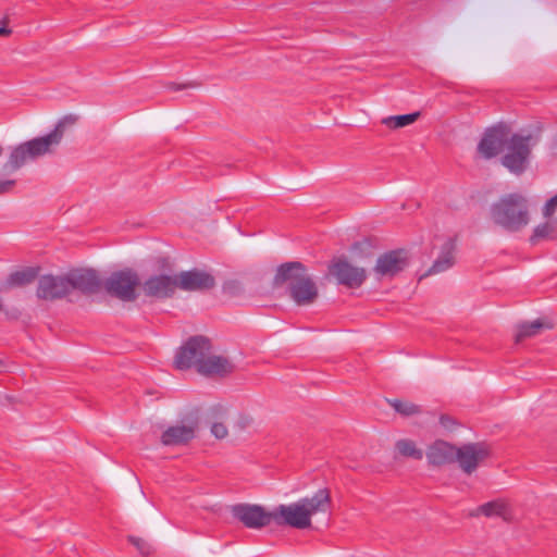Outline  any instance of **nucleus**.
<instances>
[{
	"mask_svg": "<svg viewBox=\"0 0 557 557\" xmlns=\"http://www.w3.org/2000/svg\"><path fill=\"white\" fill-rule=\"evenodd\" d=\"M483 515L485 517H500L504 520L509 519V510L508 506L505 502L500 499H495L488 503H485L478 507L476 512L474 515Z\"/></svg>",
	"mask_w": 557,
	"mask_h": 557,
	"instance_id": "obj_22",
	"label": "nucleus"
},
{
	"mask_svg": "<svg viewBox=\"0 0 557 557\" xmlns=\"http://www.w3.org/2000/svg\"><path fill=\"white\" fill-rule=\"evenodd\" d=\"M273 283L275 286L287 283L288 295L298 306L311 305L319 296L315 282L299 261L282 263L276 270Z\"/></svg>",
	"mask_w": 557,
	"mask_h": 557,
	"instance_id": "obj_3",
	"label": "nucleus"
},
{
	"mask_svg": "<svg viewBox=\"0 0 557 557\" xmlns=\"http://www.w3.org/2000/svg\"><path fill=\"white\" fill-rule=\"evenodd\" d=\"M487 456L488 450L482 443L466 444L456 450V461L467 474L474 472Z\"/></svg>",
	"mask_w": 557,
	"mask_h": 557,
	"instance_id": "obj_15",
	"label": "nucleus"
},
{
	"mask_svg": "<svg viewBox=\"0 0 557 557\" xmlns=\"http://www.w3.org/2000/svg\"><path fill=\"white\" fill-rule=\"evenodd\" d=\"M552 232L553 227L548 223L537 225L531 236V242L535 244L539 239L548 238Z\"/></svg>",
	"mask_w": 557,
	"mask_h": 557,
	"instance_id": "obj_29",
	"label": "nucleus"
},
{
	"mask_svg": "<svg viewBox=\"0 0 557 557\" xmlns=\"http://www.w3.org/2000/svg\"><path fill=\"white\" fill-rule=\"evenodd\" d=\"M493 222L508 232H518L529 223L527 199L520 194H508L490 209Z\"/></svg>",
	"mask_w": 557,
	"mask_h": 557,
	"instance_id": "obj_4",
	"label": "nucleus"
},
{
	"mask_svg": "<svg viewBox=\"0 0 557 557\" xmlns=\"http://www.w3.org/2000/svg\"><path fill=\"white\" fill-rule=\"evenodd\" d=\"M540 141V136L532 133H515L509 136L502 157V164L512 174H523L530 163L531 150Z\"/></svg>",
	"mask_w": 557,
	"mask_h": 557,
	"instance_id": "obj_5",
	"label": "nucleus"
},
{
	"mask_svg": "<svg viewBox=\"0 0 557 557\" xmlns=\"http://www.w3.org/2000/svg\"><path fill=\"white\" fill-rule=\"evenodd\" d=\"M557 208V194L552 197L544 206V215L545 216H550L554 214L555 210Z\"/></svg>",
	"mask_w": 557,
	"mask_h": 557,
	"instance_id": "obj_31",
	"label": "nucleus"
},
{
	"mask_svg": "<svg viewBox=\"0 0 557 557\" xmlns=\"http://www.w3.org/2000/svg\"><path fill=\"white\" fill-rule=\"evenodd\" d=\"M196 423L169 426L161 435L164 446H181L188 444L196 435Z\"/></svg>",
	"mask_w": 557,
	"mask_h": 557,
	"instance_id": "obj_17",
	"label": "nucleus"
},
{
	"mask_svg": "<svg viewBox=\"0 0 557 557\" xmlns=\"http://www.w3.org/2000/svg\"><path fill=\"white\" fill-rule=\"evenodd\" d=\"M79 120L77 114H66L61 117L54 128L39 137L11 147L7 162L2 165L1 173L11 175L23 168L27 161H36L48 154H53L60 146L64 135Z\"/></svg>",
	"mask_w": 557,
	"mask_h": 557,
	"instance_id": "obj_1",
	"label": "nucleus"
},
{
	"mask_svg": "<svg viewBox=\"0 0 557 557\" xmlns=\"http://www.w3.org/2000/svg\"><path fill=\"white\" fill-rule=\"evenodd\" d=\"M230 510L233 518L248 529L260 530L274 522L273 510L269 511L261 505L239 503L231 506Z\"/></svg>",
	"mask_w": 557,
	"mask_h": 557,
	"instance_id": "obj_8",
	"label": "nucleus"
},
{
	"mask_svg": "<svg viewBox=\"0 0 557 557\" xmlns=\"http://www.w3.org/2000/svg\"><path fill=\"white\" fill-rule=\"evenodd\" d=\"M176 284L177 288L185 292H206L215 286V278L206 271L193 269L177 274Z\"/></svg>",
	"mask_w": 557,
	"mask_h": 557,
	"instance_id": "obj_13",
	"label": "nucleus"
},
{
	"mask_svg": "<svg viewBox=\"0 0 557 557\" xmlns=\"http://www.w3.org/2000/svg\"><path fill=\"white\" fill-rule=\"evenodd\" d=\"M552 324L547 321L537 319L532 322H523L518 326V333L516 334V342H521L527 337L534 336L540 333L541 330L552 329Z\"/></svg>",
	"mask_w": 557,
	"mask_h": 557,
	"instance_id": "obj_23",
	"label": "nucleus"
},
{
	"mask_svg": "<svg viewBox=\"0 0 557 557\" xmlns=\"http://www.w3.org/2000/svg\"><path fill=\"white\" fill-rule=\"evenodd\" d=\"M329 273L337 284L348 288H359L367 280V271L356 267L345 258H336L329 265Z\"/></svg>",
	"mask_w": 557,
	"mask_h": 557,
	"instance_id": "obj_9",
	"label": "nucleus"
},
{
	"mask_svg": "<svg viewBox=\"0 0 557 557\" xmlns=\"http://www.w3.org/2000/svg\"><path fill=\"white\" fill-rule=\"evenodd\" d=\"M20 315V312L17 310H14V312L10 315L13 319H17Z\"/></svg>",
	"mask_w": 557,
	"mask_h": 557,
	"instance_id": "obj_37",
	"label": "nucleus"
},
{
	"mask_svg": "<svg viewBox=\"0 0 557 557\" xmlns=\"http://www.w3.org/2000/svg\"><path fill=\"white\" fill-rule=\"evenodd\" d=\"M12 30L8 28L7 26H0V36H9L11 35Z\"/></svg>",
	"mask_w": 557,
	"mask_h": 557,
	"instance_id": "obj_35",
	"label": "nucleus"
},
{
	"mask_svg": "<svg viewBox=\"0 0 557 557\" xmlns=\"http://www.w3.org/2000/svg\"><path fill=\"white\" fill-rule=\"evenodd\" d=\"M396 448L400 455L405 457H411L416 460L423 458V451L416 447V444L411 440H399L396 442Z\"/></svg>",
	"mask_w": 557,
	"mask_h": 557,
	"instance_id": "obj_26",
	"label": "nucleus"
},
{
	"mask_svg": "<svg viewBox=\"0 0 557 557\" xmlns=\"http://www.w3.org/2000/svg\"><path fill=\"white\" fill-rule=\"evenodd\" d=\"M67 275L45 274L39 276L36 296L46 301L62 299L70 294Z\"/></svg>",
	"mask_w": 557,
	"mask_h": 557,
	"instance_id": "obj_12",
	"label": "nucleus"
},
{
	"mask_svg": "<svg viewBox=\"0 0 557 557\" xmlns=\"http://www.w3.org/2000/svg\"><path fill=\"white\" fill-rule=\"evenodd\" d=\"M15 184V180H0V195L10 193Z\"/></svg>",
	"mask_w": 557,
	"mask_h": 557,
	"instance_id": "obj_33",
	"label": "nucleus"
},
{
	"mask_svg": "<svg viewBox=\"0 0 557 557\" xmlns=\"http://www.w3.org/2000/svg\"><path fill=\"white\" fill-rule=\"evenodd\" d=\"M550 151L554 156H557V135L553 139V143L550 145Z\"/></svg>",
	"mask_w": 557,
	"mask_h": 557,
	"instance_id": "obj_36",
	"label": "nucleus"
},
{
	"mask_svg": "<svg viewBox=\"0 0 557 557\" xmlns=\"http://www.w3.org/2000/svg\"><path fill=\"white\" fill-rule=\"evenodd\" d=\"M389 406L399 414L410 417L421 412L420 406L401 399H388Z\"/></svg>",
	"mask_w": 557,
	"mask_h": 557,
	"instance_id": "obj_25",
	"label": "nucleus"
},
{
	"mask_svg": "<svg viewBox=\"0 0 557 557\" xmlns=\"http://www.w3.org/2000/svg\"><path fill=\"white\" fill-rule=\"evenodd\" d=\"M456 242L449 237L442 245L440 256L435 259L424 276L438 274L447 271L455 264Z\"/></svg>",
	"mask_w": 557,
	"mask_h": 557,
	"instance_id": "obj_20",
	"label": "nucleus"
},
{
	"mask_svg": "<svg viewBox=\"0 0 557 557\" xmlns=\"http://www.w3.org/2000/svg\"><path fill=\"white\" fill-rule=\"evenodd\" d=\"M222 289L224 294L232 297L239 296L245 290L243 284L238 280H228L224 282Z\"/></svg>",
	"mask_w": 557,
	"mask_h": 557,
	"instance_id": "obj_27",
	"label": "nucleus"
},
{
	"mask_svg": "<svg viewBox=\"0 0 557 557\" xmlns=\"http://www.w3.org/2000/svg\"><path fill=\"white\" fill-rule=\"evenodd\" d=\"M128 541L137 548V550L143 556H149L152 553V546L146 540L134 535H129Z\"/></svg>",
	"mask_w": 557,
	"mask_h": 557,
	"instance_id": "obj_28",
	"label": "nucleus"
},
{
	"mask_svg": "<svg viewBox=\"0 0 557 557\" xmlns=\"http://www.w3.org/2000/svg\"><path fill=\"white\" fill-rule=\"evenodd\" d=\"M177 288L176 275H153L145 281L143 289L148 297L169 298Z\"/></svg>",
	"mask_w": 557,
	"mask_h": 557,
	"instance_id": "obj_16",
	"label": "nucleus"
},
{
	"mask_svg": "<svg viewBox=\"0 0 557 557\" xmlns=\"http://www.w3.org/2000/svg\"><path fill=\"white\" fill-rule=\"evenodd\" d=\"M200 84L197 83V82H188V83H185V84L170 83L168 85V87H169V89H171L173 91H178V90H183V89H187V88H196Z\"/></svg>",
	"mask_w": 557,
	"mask_h": 557,
	"instance_id": "obj_32",
	"label": "nucleus"
},
{
	"mask_svg": "<svg viewBox=\"0 0 557 557\" xmlns=\"http://www.w3.org/2000/svg\"><path fill=\"white\" fill-rule=\"evenodd\" d=\"M138 285L139 276L132 269L112 272L103 282V287L108 295L126 302L137 299L136 287Z\"/></svg>",
	"mask_w": 557,
	"mask_h": 557,
	"instance_id": "obj_7",
	"label": "nucleus"
},
{
	"mask_svg": "<svg viewBox=\"0 0 557 557\" xmlns=\"http://www.w3.org/2000/svg\"><path fill=\"white\" fill-rule=\"evenodd\" d=\"M509 138V131L506 125L498 124L488 127L478 144V152L486 160L498 156Z\"/></svg>",
	"mask_w": 557,
	"mask_h": 557,
	"instance_id": "obj_10",
	"label": "nucleus"
},
{
	"mask_svg": "<svg viewBox=\"0 0 557 557\" xmlns=\"http://www.w3.org/2000/svg\"><path fill=\"white\" fill-rule=\"evenodd\" d=\"M69 280V289L79 290L85 295L96 294L102 283L96 270L92 269H76L66 273Z\"/></svg>",
	"mask_w": 557,
	"mask_h": 557,
	"instance_id": "obj_14",
	"label": "nucleus"
},
{
	"mask_svg": "<svg viewBox=\"0 0 557 557\" xmlns=\"http://www.w3.org/2000/svg\"><path fill=\"white\" fill-rule=\"evenodd\" d=\"M419 116V112H413L408 114L387 116L383 119L382 122L391 128H401L416 122Z\"/></svg>",
	"mask_w": 557,
	"mask_h": 557,
	"instance_id": "obj_24",
	"label": "nucleus"
},
{
	"mask_svg": "<svg viewBox=\"0 0 557 557\" xmlns=\"http://www.w3.org/2000/svg\"><path fill=\"white\" fill-rule=\"evenodd\" d=\"M211 349V342L208 337L202 335L190 336L176 351L175 368L178 370L195 368L198 371Z\"/></svg>",
	"mask_w": 557,
	"mask_h": 557,
	"instance_id": "obj_6",
	"label": "nucleus"
},
{
	"mask_svg": "<svg viewBox=\"0 0 557 557\" xmlns=\"http://www.w3.org/2000/svg\"><path fill=\"white\" fill-rule=\"evenodd\" d=\"M409 265V256L405 249L389 250L381 255L373 272L377 277H394Z\"/></svg>",
	"mask_w": 557,
	"mask_h": 557,
	"instance_id": "obj_11",
	"label": "nucleus"
},
{
	"mask_svg": "<svg viewBox=\"0 0 557 557\" xmlns=\"http://www.w3.org/2000/svg\"><path fill=\"white\" fill-rule=\"evenodd\" d=\"M3 152H4V148L0 145V158L2 157Z\"/></svg>",
	"mask_w": 557,
	"mask_h": 557,
	"instance_id": "obj_38",
	"label": "nucleus"
},
{
	"mask_svg": "<svg viewBox=\"0 0 557 557\" xmlns=\"http://www.w3.org/2000/svg\"><path fill=\"white\" fill-rule=\"evenodd\" d=\"M457 448L445 441H436L426 450V459L432 466H443L456 461Z\"/></svg>",
	"mask_w": 557,
	"mask_h": 557,
	"instance_id": "obj_19",
	"label": "nucleus"
},
{
	"mask_svg": "<svg viewBox=\"0 0 557 557\" xmlns=\"http://www.w3.org/2000/svg\"><path fill=\"white\" fill-rule=\"evenodd\" d=\"M39 274L38 267H27L11 273L2 285V289L23 287L32 284Z\"/></svg>",
	"mask_w": 557,
	"mask_h": 557,
	"instance_id": "obj_21",
	"label": "nucleus"
},
{
	"mask_svg": "<svg viewBox=\"0 0 557 557\" xmlns=\"http://www.w3.org/2000/svg\"><path fill=\"white\" fill-rule=\"evenodd\" d=\"M235 371V364L226 357L208 355L205 362L198 368V373L205 376H227Z\"/></svg>",
	"mask_w": 557,
	"mask_h": 557,
	"instance_id": "obj_18",
	"label": "nucleus"
},
{
	"mask_svg": "<svg viewBox=\"0 0 557 557\" xmlns=\"http://www.w3.org/2000/svg\"><path fill=\"white\" fill-rule=\"evenodd\" d=\"M211 433L219 440L226 437L227 429L223 423L216 422L211 426Z\"/></svg>",
	"mask_w": 557,
	"mask_h": 557,
	"instance_id": "obj_30",
	"label": "nucleus"
},
{
	"mask_svg": "<svg viewBox=\"0 0 557 557\" xmlns=\"http://www.w3.org/2000/svg\"><path fill=\"white\" fill-rule=\"evenodd\" d=\"M440 423L445 429L450 430L453 428V425L455 424V421L451 417H449L447 414H442L440 418Z\"/></svg>",
	"mask_w": 557,
	"mask_h": 557,
	"instance_id": "obj_34",
	"label": "nucleus"
},
{
	"mask_svg": "<svg viewBox=\"0 0 557 557\" xmlns=\"http://www.w3.org/2000/svg\"><path fill=\"white\" fill-rule=\"evenodd\" d=\"M331 508V495L327 488L318 490L311 497H302L296 503L278 505L273 509L274 523L304 530L311 527V517L325 513Z\"/></svg>",
	"mask_w": 557,
	"mask_h": 557,
	"instance_id": "obj_2",
	"label": "nucleus"
}]
</instances>
